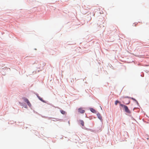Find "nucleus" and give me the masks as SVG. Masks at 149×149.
Instances as JSON below:
<instances>
[{"label": "nucleus", "mask_w": 149, "mask_h": 149, "mask_svg": "<svg viewBox=\"0 0 149 149\" xmlns=\"http://www.w3.org/2000/svg\"><path fill=\"white\" fill-rule=\"evenodd\" d=\"M118 103H120V102L118 100H116L115 101V104L116 105H117Z\"/></svg>", "instance_id": "6e6552de"}, {"label": "nucleus", "mask_w": 149, "mask_h": 149, "mask_svg": "<svg viewBox=\"0 0 149 149\" xmlns=\"http://www.w3.org/2000/svg\"><path fill=\"white\" fill-rule=\"evenodd\" d=\"M120 106H121L122 107H123L126 112L128 113H130V111L128 109V107L126 105H123L122 104H120Z\"/></svg>", "instance_id": "f257e3e1"}, {"label": "nucleus", "mask_w": 149, "mask_h": 149, "mask_svg": "<svg viewBox=\"0 0 149 149\" xmlns=\"http://www.w3.org/2000/svg\"><path fill=\"white\" fill-rule=\"evenodd\" d=\"M60 111L61 113L63 114H65L66 113V112L63 110H61Z\"/></svg>", "instance_id": "423d86ee"}, {"label": "nucleus", "mask_w": 149, "mask_h": 149, "mask_svg": "<svg viewBox=\"0 0 149 149\" xmlns=\"http://www.w3.org/2000/svg\"><path fill=\"white\" fill-rule=\"evenodd\" d=\"M23 99L24 100V101L26 102V103L27 102H28V101H29L28 99H27V98L24 97Z\"/></svg>", "instance_id": "0eeeda50"}, {"label": "nucleus", "mask_w": 149, "mask_h": 149, "mask_svg": "<svg viewBox=\"0 0 149 149\" xmlns=\"http://www.w3.org/2000/svg\"><path fill=\"white\" fill-rule=\"evenodd\" d=\"M39 99L41 101H42L43 102H44V101L43 100H42V99L40 98V97H38Z\"/></svg>", "instance_id": "9d476101"}, {"label": "nucleus", "mask_w": 149, "mask_h": 149, "mask_svg": "<svg viewBox=\"0 0 149 149\" xmlns=\"http://www.w3.org/2000/svg\"><path fill=\"white\" fill-rule=\"evenodd\" d=\"M97 116L98 118L100 120H102V117L101 116V115L99 113H98L97 114Z\"/></svg>", "instance_id": "7ed1b4c3"}, {"label": "nucleus", "mask_w": 149, "mask_h": 149, "mask_svg": "<svg viewBox=\"0 0 149 149\" xmlns=\"http://www.w3.org/2000/svg\"><path fill=\"white\" fill-rule=\"evenodd\" d=\"M80 124H81V125L83 126H84V122L83 121V120H80Z\"/></svg>", "instance_id": "20e7f679"}, {"label": "nucleus", "mask_w": 149, "mask_h": 149, "mask_svg": "<svg viewBox=\"0 0 149 149\" xmlns=\"http://www.w3.org/2000/svg\"><path fill=\"white\" fill-rule=\"evenodd\" d=\"M27 105L29 106V107H31V104L30 102H29V101H28L27 102H26Z\"/></svg>", "instance_id": "1a4fd4ad"}, {"label": "nucleus", "mask_w": 149, "mask_h": 149, "mask_svg": "<svg viewBox=\"0 0 149 149\" xmlns=\"http://www.w3.org/2000/svg\"><path fill=\"white\" fill-rule=\"evenodd\" d=\"M90 110L91 111V112H93V113H94L95 112V110L94 109H93V108H91Z\"/></svg>", "instance_id": "39448f33"}, {"label": "nucleus", "mask_w": 149, "mask_h": 149, "mask_svg": "<svg viewBox=\"0 0 149 149\" xmlns=\"http://www.w3.org/2000/svg\"><path fill=\"white\" fill-rule=\"evenodd\" d=\"M78 112L81 113H83L85 112V110H83L82 108H79L78 109Z\"/></svg>", "instance_id": "f03ea898"}]
</instances>
